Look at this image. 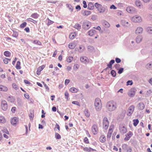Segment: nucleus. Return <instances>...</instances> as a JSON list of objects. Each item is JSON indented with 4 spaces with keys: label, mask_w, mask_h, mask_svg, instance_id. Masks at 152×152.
I'll use <instances>...</instances> for the list:
<instances>
[{
    "label": "nucleus",
    "mask_w": 152,
    "mask_h": 152,
    "mask_svg": "<svg viewBox=\"0 0 152 152\" xmlns=\"http://www.w3.org/2000/svg\"><path fill=\"white\" fill-rule=\"evenodd\" d=\"M106 107L108 111L110 112L113 111L117 107L116 103L113 101H110L107 103Z\"/></svg>",
    "instance_id": "1"
},
{
    "label": "nucleus",
    "mask_w": 152,
    "mask_h": 152,
    "mask_svg": "<svg viewBox=\"0 0 152 152\" xmlns=\"http://www.w3.org/2000/svg\"><path fill=\"white\" fill-rule=\"evenodd\" d=\"M95 108L97 111H99L102 108V104L100 99L97 98L96 99L94 102Z\"/></svg>",
    "instance_id": "2"
},
{
    "label": "nucleus",
    "mask_w": 152,
    "mask_h": 152,
    "mask_svg": "<svg viewBox=\"0 0 152 152\" xmlns=\"http://www.w3.org/2000/svg\"><path fill=\"white\" fill-rule=\"evenodd\" d=\"M94 6L100 13H103L105 12V8L101 4L96 3L94 4Z\"/></svg>",
    "instance_id": "3"
},
{
    "label": "nucleus",
    "mask_w": 152,
    "mask_h": 152,
    "mask_svg": "<svg viewBox=\"0 0 152 152\" xmlns=\"http://www.w3.org/2000/svg\"><path fill=\"white\" fill-rule=\"evenodd\" d=\"M91 23L88 21H84L82 25L83 28L86 30L89 29L91 27Z\"/></svg>",
    "instance_id": "4"
},
{
    "label": "nucleus",
    "mask_w": 152,
    "mask_h": 152,
    "mask_svg": "<svg viewBox=\"0 0 152 152\" xmlns=\"http://www.w3.org/2000/svg\"><path fill=\"white\" fill-rule=\"evenodd\" d=\"M109 123L108 119L107 117H105L103 120V128L106 130L109 126Z\"/></svg>",
    "instance_id": "5"
},
{
    "label": "nucleus",
    "mask_w": 152,
    "mask_h": 152,
    "mask_svg": "<svg viewBox=\"0 0 152 152\" xmlns=\"http://www.w3.org/2000/svg\"><path fill=\"white\" fill-rule=\"evenodd\" d=\"M132 20L135 23L140 22L142 21L141 17L138 15L133 16L132 18Z\"/></svg>",
    "instance_id": "6"
},
{
    "label": "nucleus",
    "mask_w": 152,
    "mask_h": 152,
    "mask_svg": "<svg viewBox=\"0 0 152 152\" xmlns=\"http://www.w3.org/2000/svg\"><path fill=\"white\" fill-rule=\"evenodd\" d=\"M134 109V106L132 105L130 106L128 108L127 110V115L129 116H130L133 113Z\"/></svg>",
    "instance_id": "7"
},
{
    "label": "nucleus",
    "mask_w": 152,
    "mask_h": 152,
    "mask_svg": "<svg viewBox=\"0 0 152 152\" xmlns=\"http://www.w3.org/2000/svg\"><path fill=\"white\" fill-rule=\"evenodd\" d=\"M137 90L135 88H131L128 93V96L130 97L134 96L135 95V93Z\"/></svg>",
    "instance_id": "8"
},
{
    "label": "nucleus",
    "mask_w": 152,
    "mask_h": 152,
    "mask_svg": "<svg viewBox=\"0 0 152 152\" xmlns=\"http://www.w3.org/2000/svg\"><path fill=\"white\" fill-rule=\"evenodd\" d=\"M1 104L2 109L4 111L6 110L8 107L6 101L4 100H2L1 101Z\"/></svg>",
    "instance_id": "9"
},
{
    "label": "nucleus",
    "mask_w": 152,
    "mask_h": 152,
    "mask_svg": "<svg viewBox=\"0 0 152 152\" xmlns=\"http://www.w3.org/2000/svg\"><path fill=\"white\" fill-rule=\"evenodd\" d=\"M18 121V118L15 117L11 119V123L12 125L15 126Z\"/></svg>",
    "instance_id": "10"
},
{
    "label": "nucleus",
    "mask_w": 152,
    "mask_h": 152,
    "mask_svg": "<svg viewBox=\"0 0 152 152\" xmlns=\"http://www.w3.org/2000/svg\"><path fill=\"white\" fill-rule=\"evenodd\" d=\"M98 130L97 126L96 124H94L92 127V131L94 134H97V132Z\"/></svg>",
    "instance_id": "11"
},
{
    "label": "nucleus",
    "mask_w": 152,
    "mask_h": 152,
    "mask_svg": "<svg viewBox=\"0 0 152 152\" xmlns=\"http://www.w3.org/2000/svg\"><path fill=\"white\" fill-rule=\"evenodd\" d=\"M80 60L81 62L84 63H88L89 62L88 59L86 57H82L80 58Z\"/></svg>",
    "instance_id": "12"
},
{
    "label": "nucleus",
    "mask_w": 152,
    "mask_h": 152,
    "mask_svg": "<svg viewBox=\"0 0 152 152\" xmlns=\"http://www.w3.org/2000/svg\"><path fill=\"white\" fill-rule=\"evenodd\" d=\"M119 129L120 132L122 134H124L127 132L126 128L124 126H123L122 127L120 126Z\"/></svg>",
    "instance_id": "13"
},
{
    "label": "nucleus",
    "mask_w": 152,
    "mask_h": 152,
    "mask_svg": "<svg viewBox=\"0 0 152 152\" xmlns=\"http://www.w3.org/2000/svg\"><path fill=\"white\" fill-rule=\"evenodd\" d=\"M45 67V66L43 65L39 67L37 71V74L39 75L40 74L41 71Z\"/></svg>",
    "instance_id": "14"
},
{
    "label": "nucleus",
    "mask_w": 152,
    "mask_h": 152,
    "mask_svg": "<svg viewBox=\"0 0 152 152\" xmlns=\"http://www.w3.org/2000/svg\"><path fill=\"white\" fill-rule=\"evenodd\" d=\"M96 33V31L94 29H91L89 30L88 32V35L90 36H92Z\"/></svg>",
    "instance_id": "15"
},
{
    "label": "nucleus",
    "mask_w": 152,
    "mask_h": 152,
    "mask_svg": "<svg viewBox=\"0 0 152 152\" xmlns=\"http://www.w3.org/2000/svg\"><path fill=\"white\" fill-rule=\"evenodd\" d=\"M143 31V28L141 27H139L137 28L135 31V33L136 34H141L142 33Z\"/></svg>",
    "instance_id": "16"
},
{
    "label": "nucleus",
    "mask_w": 152,
    "mask_h": 152,
    "mask_svg": "<svg viewBox=\"0 0 152 152\" xmlns=\"http://www.w3.org/2000/svg\"><path fill=\"white\" fill-rule=\"evenodd\" d=\"M113 131L112 128H111L110 127L107 135V139H110L111 137Z\"/></svg>",
    "instance_id": "17"
},
{
    "label": "nucleus",
    "mask_w": 152,
    "mask_h": 152,
    "mask_svg": "<svg viewBox=\"0 0 152 152\" xmlns=\"http://www.w3.org/2000/svg\"><path fill=\"white\" fill-rule=\"evenodd\" d=\"M145 68L149 70H152V61L148 63L145 66Z\"/></svg>",
    "instance_id": "18"
},
{
    "label": "nucleus",
    "mask_w": 152,
    "mask_h": 152,
    "mask_svg": "<svg viewBox=\"0 0 152 152\" xmlns=\"http://www.w3.org/2000/svg\"><path fill=\"white\" fill-rule=\"evenodd\" d=\"M8 90V88L6 86L0 85V91L6 92Z\"/></svg>",
    "instance_id": "19"
},
{
    "label": "nucleus",
    "mask_w": 152,
    "mask_h": 152,
    "mask_svg": "<svg viewBox=\"0 0 152 152\" xmlns=\"http://www.w3.org/2000/svg\"><path fill=\"white\" fill-rule=\"evenodd\" d=\"M138 109L140 110L143 109L145 107V105L142 102L139 103L138 105Z\"/></svg>",
    "instance_id": "20"
},
{
    "label": "nucleus",
    "mask_w": 152,
    "mask_h": 152,
    "mask_svg": "<svg viewBox=\"0 0 152 152\" xmlns=\"http://www.w3.org/2000/svg\"><path fill=\"white\" fill-rule=\"evenodd\" d=\"M115 61L114 60H111L109 63L107 64V66L110 68L112 69V65L115 63Z\"/></svg>",
    "instance_id": "21"
},
{
    "label": "nucleus",
    "mask_w": 152,
    "mask_h": 152,
    "mask_svg": "<svg viewBox=\"0 0 152 152\" xmlns=\"http://www.w3.org/2000/svg\"><path fill=\"white\" fill-rule=\"evenodd\" d=\"M99 140L102 142H104L106 141V137L104 135H102L99 137Z\"/></svg>",
    "instance_id": "22"
},
{
    "label": "nucleus",
    "mask_w": 152,
    "mask_h": 152,
    "mask_svg": "<svg viewBox=\"0 0 152 152\" xmlns=\"http://www.w3.org/2000/svg\"><path fill=\"white\" fill-rule=\"evenodd\" d=\"M94 8V5L91 2L89 3L88 6V9L90 10L93 9Z\"/></svg>",
    "instance_id": "23"
},
{
    "label": "nucleus",
    "mask_w": 152,
    "mask_h": 152,
    "mask_svg": "<svg viewBox=\"0 0 152 152\" xmlns=\"http://www.w3.org/2000/svg\"><path fill=\"white\" fill-rule=\"evenodd\" d=\"M73 27L78 30H80L81 28V26L79 24L77 23L75 24Z\"/></svg>",
    "instance_id": "24"
},
{
    "label": "nucleus",
    "mask_w": 152,
    "mask_h": 152,
    "mask_svg": "<svg viewBox=\"0 0 152 152\" xmlns=\"http://www.w3.org/2000/svg\"><path fill=\"white\" fill-rule=\"evenodd\" d=\"M135 4L137 7L140 8H141V7L142 6V3L139 0L136 1L135 2Z\"/></svg>",
    "instance_id": "25"
},
{
    "label": "nucleus",
    "mask_w": 152,
    "mask_h": 152,
    "mask_svg": "<svg viewBox=\"0 0 152 152\" xmlns=\"http://www.w3.org/2000/svg\"><path fill=\"white\" fill-rule=\"evenodd\" d=\"M83 150L85 151L91 152L94 151V150L90 148L85 147L83 148Z\"/></svg>",
    "instance_id": "26"
},
{
    "label": "nucleus",
    "mask_w": 152,
    "mask_h": 152,
    "mask_svg": "<svg viewBox=\"0 0 152 152\" xmlns=\"http://www.w3.org/2000/svg\"><path fill=\"white\" fill-rule=\"evenodd\" d=\"M39 16V15L36 13H35L32 14L31 16V17L36 19Z\"/></svg>",
    "instance_id": "27"
},
{
    "label": "nucleus",
    "mask_w": 152,
    "mask_h": 152,
    "mask_svg": "<svg viewBox=\"0 0 152 152\" xmlns=\"http://www.w3.org/2000/svg\"><path fill=\"white\" fill-rule=\"evenodd\" d=\"M76 46V45L74 43H69V47L70 49L74 48Z\"/></svg>",
    "instance_id": "28"
},
{
    "label": "nucleus",
    "mask_w": 152,
    "mask_h": 152,
    "mask_svg": "<svg viewBox=\"0 0 152 152\" xmlns=\"http://www.w3.org/2000/svg\"><path fill=\"white\" fill-rule=\"evenodd\" d=\"M7 100L8 101L11 102H13L14 101V99L12 96H10L7 98Z\"/></svg>",
    "instance_id": "29"
},
{
    "label": "nucleus",
    "mask_w": 152,
    "mask_h": 152,
    "mask_svg": "<svg viewBox=\"0 0 152 152\" xmlns=\"http://www.w3.org/2000/svg\"><path fill=\"white\" fill-rule=\"evenodd\" d=\"M142 37L141 36H138L136 39V42L137 43H139L141 41Z\"/></svg>",
    "instance_id": "30"
},
{
    "label": "nucleus",
    "mask_w": 152,
    "mask_h": 152,
    "mask_svg": "<svg viewBox=\"0 0 152 152\" xmlns=\"http://www.w3.org/2000/svg\"><path fill=\"white\" fill-rule=\"evenodd\" d=\"M30 113L29 114V116L30 117V118L31 120L33 119V118L34 117V114L33 112L32 111H30Z\"/></svg>",
    "instance_id": "31"
},
{
    "label": "nucleus",
    "mask_w": 152,
    "mask_h": 152,
    "mask_svg": "<svg viewBox=\"0 0 152 152\" xmlns=\"http://www.w3.org/2000/svg\"><path fill=\"white\" fill-rule=\"evenodd\" d=\"M147 32L150 34H152V27H148L146 28Z\"/></svg>",
    "instance_id": "32"
},
{
    "label": "nucleus",
    "mask_w": 152,
    "mask_h": 152,
    "mask_svg": "<svg viewBox=\"0 0 152 152\" xmlns=\"http://www.w3.org/2000/svg\"><path fill=\"white\" fill-rule=\"evenodd\" d=\"M69 91L72 92L76 93L78 91V90L75 88L72 87L69 89Z\"/></svg>",
    "instance_id": "33"
},
{
    "label": "nucleus",
    "mask_w": 152,
    "mask_h": 152,
    "mask_svg": "<svg viewBox=\"0 0 152 152\" xmlns=\"http://www.w3.org/2000/svg\"><path fill=\"white\" fill-rule=\"evenodd\" d=\"M4 55L7 57H9L11 56V53L8 51H6L4 52Z\"/></svg>",
    "instance_id": "34"
},
{
    "label": "nucleus",
    "mask_w": 152,
    "mask_h": 152,
    "mask_svg": "<svg viewBox=\"0 0 152 152\" xmlns=\"http://www.w3.org/2000/svg\"><path fill=\"white\" fill-rule=\"evenodd\" d=\"M66 6L67 7L69 8V10L70 11L72 12L73 11V8L71 4H66Z\"/></svg>",
    "instance_id": "35"
},
{
    "label": "nucleus",
    "mask_w": 152,
    "mask_h": 152,
    "mask_svg": "<svg viewBox=\"0 0 152 152\" xmlns=\"http://www.w3.org/2000/svg\"><path fill=\"white\" fill-rule=\"evenodd\" d=\"M20 64V61H18L15 66V67L17 69H21Z\"/></svg>",
    "instance_id": "36"
},
{
    "label": "nucleus",
    "mask_w": 152,
    "mask_h": 152,
    "mask_svg": "<svg viewBox=\"0 0 152 152\" xmlns=\"http://www.w3.org/2000/svg\"><path fill=\"white\" fill-rule=\"evenodd\" d=\"M91 13L90 11L88 10H85L84 11L83 14V15L85 16H88L90 15Z\"/></svg>",
    "instance_id": "37"
},
{
    "label": "nucleus",
    "mask_w": 152,
    "mask_h": 152,
    "mask_svg": "<svg viewBox=\"0 0 152 152\" xmlns=\"http://www.w3.org/2000/svg\"><path fill=\"white\" fill-rule=\"evenodd\" d=\"M33 43L35 44H37L38 45H41L42 44L38 40H34L33 42Z\"/></svg>",
    "instance_id": "38"
},
{
    "label": "nucleus",
    "mask_w": 152,
    "mask_h": 152,
    "mask_svg": "<svg viewBox=\"0 0 152 152\" xmlns=\"http://www.w3.org/2000/svg\"><path fill=\"white\" fill-rule=\"evenodd\" d=\"M126 10L128 12L132 13L133 12V8L132 7H128Z\"/></svg>",
    "instance_id": "39"
},
{
    "label": "nucleus",
    "mask_w": 152,
    "mask_h": 152,
    "mask_svg": "<svg viewBox=\"0 0 152 152\" xmlns=\"http://www.w3.org/2000/svg\"><path fill=\"white\" fill-rule=\"evenodd\" d=\"M87 49L90 52H92L94 50V47L92 46H88L87 47Z\"/></svg>",
    "instance_id": "40"
},
{
    "label": "nucleus",
    "mask_w": 152,
    "mask_h": 152,
    "mask_svg": "<svg viewBox=\"0 0 152 152\" xmlns=\"http://www.w3.org/2000/svg\"><path fill=\"white\" fill-rule=\"evenodd\" d=\"M133 125L134 126H136L139 123V121L138 119H134L133 120Z\"/></svg>",
    "instance_id": "41"
},
{
    "label": "nucleus",
    "mask_w": 152,
    "mask_h": 152,
    "mask_svg": "<svg viewBox=\"0 0 152 152\" xmlns=\"http://www.w3.org/2000/svg\"><path fill=\"white\" fill-rule=\"evenodd\" d=\"M26 21H27L32 22L35 24L37 23V22L36 21L34 20L31 18H28L27 19H26Z\"/></svg>",
    "instance_id": "42"
},
{
    "label": "nucleus",
    "mask_w": 152,
    "mask_h": 152,
    "mask_svg": "<svg viewBox=\"0 0 152 152\" xmlns=\"http://www.w3.org/2000/svg\"><path fill=\"white\" fill-rule=\"evenodd\" d=\"M84 113L85 115L87 117H88L90 116V113L88 112V110L86 109L84 110Z\"/></svg>",
    "instance_id": "43"
},
{
    "label": "nucleus",
    "mask_w": 152,
    "mask_h": 152,
    "mask_svg": "<svg viewBox=\"0 0 152 152\" xmlns=\"http://www.w3.org/2000/svg\"><path fill=\"white\" fill-rule=\"evenodd\" d=\"M127 145L126 144H124L122 146V149L124 150H126L128 148Z\"/></svg>",
    "instance_id": "44"
},
{
    "label": "nucleus",
    "mask_w": 152,
    "mask_h": 152,
    "mask_svg": "<svg viewBox=\"0 0 152 152\" xmlns=\"http://www.w3.org/2000/svg\"><path fill=\"white\" fill-rule=\"evenodd\" d=\"M110 73L113 77H115L116 76V73L114 70H112L110 72Z\"/></svg>",
    "instance_id": "45"
},
{
    "label": "nucleus",
    "mask_w": 152,
    "mask_h": 152,
    "mask_svg": "<svg viewBox=\"0 0 152 152\" xmlns=\"http://www.w3.org/2000/svg\"><path fill=\"white\" fill-rule=\"evenodd\" d=\"M55 137L57 139H60L61 138V135L57 133H55Z\"/></svg>",
    "instance_id": "46"
},
{
    "label": "nucleus",
    "mask_w": 152,
    "mask_h": 152,
    "mask_svg": "<svg viewBox=\"0 0 152 152\" xmlns=\"http://www.w3.org/2000/svg\"><path fill=\"white\" fill-rule=\"evenodd\" d=\"M1 131L7 134H9V132L6 128H4L3 129H1Z\"/></svg>",
    "instance_id": "47"
},
{
    "label": "nucleus",
    "mask_w": 152,
    "mask_h": 152,
    "mask_svg": "<svg viewBox=\"0 0 152 152\" xmlns=\"http://www.w3.org/2000/svg\"><path fill=\"white\" fill-rule=\"evenodd\" d=\"M73 59V57L70 56L67 59L66 61L68 63H70Z\"/></svg>",
    "instance_id": "48"
},
{
    "label": "nucleus",
    "mask_w": 152,
    "mask_h": 152,
    "mask_svg": "<svg viewBox=\"0 0 152 152\" xmlns=\"http://www.w3.org/2000/svg\"><path fill=\"white\" fill-rule=\"evenodd\" d=\"M27 23L26 22H24L23 23H22L20 26V28H23L25 27Z\"/></svg>",
    "instance_id": "49"
},
{
    "label": "nucleus",
    "mask_w": 152,
    "mask_h": 152,
    "mask_svg": "<svg viewBox=\"0 0 152 152\" xmlns=\"http://www.w3.org/2000/svg\"><path fill=\"white\" fill-rule=\"evenodd\" d=\"M124 68H123L120 67L119 68V69L118 70V73L119 74H121L124 71Z\"/></svg>",
    "instance_id": "50"
},
{
    "label": "nucleus",
    "mask_w": 152,
    "mask_h": 152,
    "mask_svg": "<svg viewBox=\"0 0 152 152\" xmlns=\"http://www.w3.org/2000/svg\"><path fill=\"white\" fill-rule=\"evenodd\" d=\"M64 95L65 98L67 100H68L69 94L68 92L67 91H66L64 93Z\"/></svg>",
    "instance_id": "51"
},
{
    "label": "nucleus",
    "mask_w": 152,
    "mask_h": 152,
    "mask_svg": "<svg viewBox=\"0 0 152 152\" xmlns=\"http://www.w3.org/2000/svg\"><path fill=\"white\" fill-rule=\"evenodd\" d=\"M5 121V119L4 117L0 116V123H4Z\"/></svg>",
    "instance_id": "52"
},
{
    "label": "nucleus",
    "mask_w": 152,
    "mask_h": 152,
    "mask_svg": "<svg viewBox=\"0 0 152 152\" xmlns=\"http://www.w3.org/2000/svg\"><path fill=\"white\" fill-rule=\"evenodd\" d=\"M132 135V133L131 132L129 131L127 134L126 135V136H127V137H129V138H130Z\"/></svg>",
    "instance_id": "53"
},
{
    "label": "nucleus",
    "mask_w": 152,
    "mask_h": 152,
    "mask_svg": "<svg viewBox=\"0 0 152 152\" xmlns=\"http://www.w3.org/2000/svg\"><path fill=\"white\" fill-rule=\"evenodd\" d=\"M48 23H47V25L49 26L52 24L53 23V22L50 20L49 18L48 19Z\"/></svg>",
    "instance_id": "54"
},
{
    "label": "nucleus",
    "mask_w": 152,
    "mask_h": 152,
    "mask_svg": "<svg viewBox=\"0 0 152 152\" xmlns=\"http://www.w3.org/2000/svg\"><path fill=\"white\" fill-rule=\"evenodd\" d=\"M12 36L13 37L16 38L18 36V34L17 32H14Z\"/></svg>",
    "instance_id": "55"
},
{
    "label": "nucleus",
    "mask_w": 152,
    "mask_h": 152,
    "mask_svg": "<svg viewBox=\"0 0 152 152\" xmlns=\"http://www.w3.org/2000/svg\"><path fill=\"white\" fill-rule=\"evenodd\" d=\"M72 104H75L79 106H80L79 102L77 101H73V102H72Z\"/></svg>",
    "instance_id": "56"
},
{
    "label": "nucleus",
    "mask_w": 152,
    "mask_h": 152,
    "mask_svg": "<svg viewBox=\"0 0 152 152\" xmlns=\"http://www.w3.org/2000/svg\"><path fill=\"white\" fill-rule=\"evenodd\" d=\"M133 84V82L132 80H128L127 82V85H132Z\"/></svg>",
    "instance_id": "57"
},
{
    "label": "nucleus",
    "mask_w": 152,
    "mask_h": 152,
    "mask_svg": "<svg viewBox=\"0 0 152 152\" xmlns=\"http://www.w3.org/2000/svg\"><path fill=\"white\" fill-rule=\"evenodd\" d=\"M115 61H116V62L117 63H119L121 62V60L118 58H116L115 59Z\"/></svg>",
    "instance_id": "58"
},
{
    "label": "nucleus",
    "mask_w": 152,
    "mask_h": 152,
    "mask_svg": "<svg viewBox=\"0 0 152 152\" xmlns=\"http://www.w3.org/2000/svg\"><path fill=\"white\" fill-rule=\"evenodd\" d=\"M12 86L13 88H15L16 90L18 89V88L17 87V86L15 83H13Z\"/></svg>",
    "instance_id": "59"
},
{
    "label": "nucleus",
    "mask_w": 152,
    "mask_h": 152,
    "mask_svg": "<svg viewBox=\"0 0 152 152\" xmlns=\"http://www.w3.org/2000/svg\"><path fill=\"white\" fill-rule=\"evenodd\" d=\"M83 7L84 8H86L87 7L86 2L85 1H83Z\"/></svg>",
    "instance_id": "60"
},
{
    "label": "nucleus",
    "mask_w": 152,
    "mask_h": 152,
    "mask_svg": "<svg viewBox=\"0 0 152 152\" xmlns=\"http://www.w3.org/2000/svg\"><path fill=\"white\" fill-rule=\"evenodd\" d=\"M127 152H131L132 151V148L131 147L129 146L128 148L126 150Z\"/></svg>",
    "instance_id": "61"
},
{
    "label": "nucleus",
    "mask_w": 152,
    "mask_h": 152,
    "mask_svg": "<svg viewBox=\"0 0 152 152\" xmlns=\"http://www.w3.org/2000/svg\"><path fill=\"white\" fill-rule=\"evenodd\" d=\"M120 67V65L119 64H116L115 65V67L117 70H118L119 69Z\"/></svg>",
    "instance_id": "62"
},
{
    "label": "nucleus",
    "mask_w": 152,
    "mask_h": 152,
    "mask_svg": "<svg viewBox=\"0 0 152 152\" xmlns=\"http://www.w3.org/2000/svg\"><path fill=\"white\" fill-rule=\"evenodd\" d=\"M110 9H113L114 10H115L117 8L113 4L110 6Z\"/></svg>",
    "instance_id": "63"
},
{
    "label": "nucleus",
    "mask_w": 152,
    "mask_h": 152,
    "mask_svg": "<svg viewBox=\"0 0 152 152\" xmlns=\"http://www.w3.org/2000/svg\"><path fill=\"white\" fill-rule=\"evenodd\" d=\"M84 141V142L86 143H89L88 139L87 137L85 138Z\"/></svg>",
    "instance_id": "64"
}]
</instances>
